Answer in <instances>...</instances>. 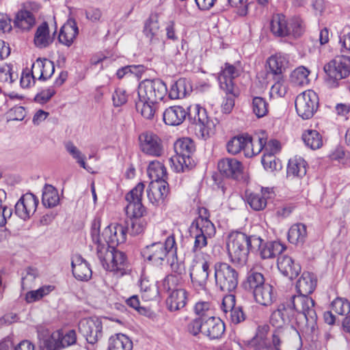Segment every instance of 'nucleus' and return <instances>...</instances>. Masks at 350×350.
<instances>
[{"instance_id": "nucleus-23", "label": "nucleus", "mask_w": 350, "mask_h": 350, "mask_svg": "<svg viewBox=\"0 0 350 350\" xmlns=\"http://www.w3.org/2000/svg\"><path fill=\"white\" fill-rule=\"evenodd\" d=\"M217 167L223 176L233 179L238 178L243 171L242 163L234 158H224L219 160Z\"/></svg>"}, {"instance_id": "nucleus-9", "label": "nucleus", "mask_w": 350, "mask_h": 350, "mask_svg": "<svg viewBox=\"0 0 350 350\" xmlns=\"http://www.w3.org/2000/svg\"><path fill=\"white\" fill-rule=\"evenodd\" d=\"M176 243L174 234L169 235L165 243L154 242L147 245L143 250V255L147 260L155 265H162L167 255H176Z\"/></svg>"}, {"instance_id": "nucleus-18", "label": "nucleus", "mask_w": 350, "mask_h": 350, "mask_svg": "<svg viewBox=\"0 0 350 350\" xmlns=\"http://www.w3.org/2000/svg\"><path fill=\"white\" fill-rule=\"evenodd\" d=\"M209 267L210 262L206 260L192 266L189 275L192 284L197 290L206 289L209 275Z\"/></svg>"}, {"instance_id": "nucleus-19", "label": "nucleus", "mask_w": 350, "mask_h": 350, "mask_svg": "<svg viewBox=\"0 0 350 350\" xmlns=\"http://www.w3.org/2000/svg\"><path fill=\"white\" fill-rule=\"evenodd\" d=\"M40 346L45 350H58L61 349V331L51 332L49 329L40 326L37 329Z\"/></svg>"}, {"instance_id": "nucleus-5", "label": "nucleus", "mask_w": 350, "mask_h": 350, "mask_svg": "<svg viewBox=\"0 0 350 350\" xmlns=\"http://www.w3.org/2000/svg\"><path fill=\"white\" fill-rule=\"evenodd\" d=\"M271 31L273 34L278 37L299 38L304 33L305 26L299 17H293L288 20L284 15L278 14L271 19Z\"/></svg>"}, {"instance_id": "nucleus-54", "label": "nucleus", "mask_w": 350, "mask_h": 350, "mask_svg": "<svg viewBox=\"0 0 350 350\" xmlns=\"http://www.w3.org/2000/svg\"><path fill=\"white\" fill-rule=\"evenodd\" d=\"M140 288L142 293V297L146 300H151L158 295V290L155 284H150L147 280H142L140 282Z\"/></svg>"}, {"instance_id": "nucleus-38", "label": "nucleus", "mask_w": 350, "mask_h": 350, "mask_svg": "<svg viewBox=\"0 0 350 350\" xmlns=\"http://www.w3.org/2000/svg\"><path fill=\"white\" fill-rule=\"evenodd\" d=\"M307 238L306 226L304 224H293L288 232V239L290 243L296 245H303Z\"/></svg>"}, {"instance_id": "nucleus-44", "label": "nucleus", "mask_w": 350, "mask_h": 350, "mask_svg": "<svg viewBox=\"0 0 350 350\" xmlns=\"http://www.w3.org/2000/svg\"><path fill=\"white\" fill-rule=\"evenodd\" d=\"M249 135H238L232 137L226 145L227 150L230 154H237L241 151L244 152L247 146H250Z\"/></svg>"}, {"instance_id": "nucleus-28", "label": "nucleus", "mask_w": 350, "mask_h": 350, "mask_svg": "<svg viewBox=\"0 0 350 350\" xmlns=\"http://www.w3.org/2000/svg\"><path fill=\"white\" fill-rule=\"evenodd\" d=\"M79 33V28L75 20L70 18L61 27L58 36L59 43L70 46Z\"/></svg>"}, {"instance_id": "nucleus-10", "label": "nucleus", "mask_w": 350, "mask_h": 350, "mask_svg": "<svg viewBox=\"0 0 350 350\" xmlns=\"http://www.w3.org/2000/svg\"><path fill=\"white\" fill-rule=\"evenodd\" d=\"M216 287L224 293L233 291L238 285L239 273L226 262H217L214 265Z\"/></svg>"}, {"instance_id": "nucleus-17", "label": "nucleus", "mask_w": 350, "mask_h": 350, "mask_svg": "<svg viewBox=\"0 0 350 350\" xmlns=\"http://www.w3.org/2000/svg\"><path fill=\"white\" fill-rule=\"evenodd\" d=\"M39 200L31 193H27L21 196L16 202L15 214L24 221L28 220L36 212Z\"/></svg>"}, {"instance_id": "nucleus-57", "label": "nucleus", "mask_w": 350, "mask_h": 350, "mask_svg": "<svg viewBox=\"0 0 350 350\" xmlns=\"http://www.w3.org/2000/svg\"><path fill=\"white\" fill-rule=\"evenodd\" d=\"M182 282V277L176 276L174 274H169L163 280V287L165 291L172 292L180 288L178 287Z\"/></svg>"}, {"instance_id": "nucleus-62", "label": "nucleus", "mask_w": 350, "mask_h": 350, "mask_svg": "<svg viewBox=\"0 0 350 350\" xmlns=\"http://www.w3.org/2000/svg\"><path fill=\"white\" fill-rule=\"evenodd\" d=\"M170 267L172 273L176 276L182 277L185 273V264L182 261H178L176 254L174 255L170 262Z\"/></svg>"}, {"instance_id": "nucleus-51", "label": "nucleus", "mask_w": 350, "mask_h": 350, "mask_svg": "<svg viewBox=\"0 0 350 350\" xmlns=\"http://www.w3.org/2000/svg\"><path fill=\"white\" fill-rule=\"evenodd\" d=\"M194 310L196 314L198 316V318L204 321L213 317L215 314L214 310L211 307V303L208 301H199L196 303Z\"/></svg>"}, {"instance_id": "nucleus-56", "label": "nucleus", "mask_w": 350, "mask_h": 350, "mask_svg": "<svg viewBox=\"0 0 350 350\" xmlns=\"http://www.w3.org/2000/svg\"><path fill=\"white\" fill-rule=\"evenodd\" d=\"M53 290L52 286H42L36 291H31L26 294L25 299L28 303H32L48 295Z\"/></svg>"}, {"instance_id": "nucleus-52", "label": "nucleus", "mask_w": 350, "mask_h": 350, "mask_svg": "<svg viewBox=\"0 0 350 350\" xmlns=\"http://www.w3.org/2000/svg\"><path fill=\"white\" fill-rule=\"evenodd\" d=\"M252 107L254 113L260 118L267 114L269 104L264 98L256 96L252 100Z\"/></svg>"}, {"instance_id": "nucleus-30", "label": "nucleus", "mask_w": 350, "mask_h": 350, "mask_svg": "<svg viewBox=\"0 0 350 350\" xmlns=\"http://www.w3.org/2000/svg\"><path fill=\"white\" fill-rule=\"evenodd\" d=\"M186 109L182 106L174 105L167 108L163 113L164 122L170 126L181 124L186 119Z\"/></svg>"}, {"instance_id": "nucleus-43", "label": "nucleus", "mask_w": 350, "mask_h": 350, "mask_svg": "<svg viewBox=\"0 0 350 350\" xmlns=\"http://www.w3.org/2000/svg\"><path fill=\"white\" fill-rule=\"evenodd\" d=\"M59 202L57 190L51 185L46 184L42 189V203L46 208H53Z\"/></svg>"}, {"instance_id": "nucleus-26", "label": "nucleus", "mask_w": 350, "mask_h": 350, "mask_svg": "<svg viewBox=\"0 0 350 350\" xmlns=\"http://www.w3.org/2000/svg\"><path fill=\"white\" fill-rule=\"evenodd\" d=\"M278 267L280 271L290 280L296 278L301 272L299 263L287 255H280L278 258Z\"/></svg>"}, {"instance_id": "nucleus-7", "label": "nucleus", "mask_w": 350, "mask_h": 350, "mask_svg": "<svg viewBox=\"0 0 350 350\" xmlns=\"http://www.w3.org/2000/svg\"><path fill=\"white\" fill-rule=\"evenodd\" d=\"M189 232L194 239L191 250L196 254L207 246L208 239L215 234V228L209 219L200 216L192 222Z\"/></svg>"}, {"instance_id": "nucleus-1", "label": "nucleus", "mask_w": 350, "mask_h": 350, "mask_svg": "<svg viewBox=\"0 0 350 350\" xmlns=\"http://www.w3.org/2000/svg\"><path fill=\"white\" fill-rule=\"evenodd\" d=\"M300 329L313 333L317 327V315L314 301L309 297L291 296L280 304L270 317L273 327H286L293 320Z\"/></svg>"}, {"instance_id": "nucleus-20", "label": "nucleus", "mask_w": 350, "mask_h": 350, "mask_svg": "<svg viewBox=\"0 0 350 350\" xmlns=\"http://www.w3.org/2000/svg\"><path fill=\"white\" fill-rule=\"evenodd\" d=\"M126 227L120 224H114L107 226L103 233L100 234V239H104L108 245L111 244L118 245L126 241Z\"/></svg>"}, {"instance_id": "nucleus-42", "label": "nucleus", "mask_w": 350, "mask_h": 350, "mask_svg": "<svg viewBox=\"0 0 350 350\" xmlns=\"http://www.w3.org/2000/svg\"><path fill=\"white\" fill-rule=\"evenodd\" d=\"M306 174V162L299 157H295L288 161L287 166V176L293 177H302Z\"/></svg>"}, {"instance_id": "nucleus-13", "label": "nucleus", "mask_w": 350, "mask_h": 350, "mask_svg": "<svg viewBox=\"0 0 350 350\" xmlns=\"http://www.w3.org/2000/svg\"><path fill=\"white\" fill-rule=\"evenodd\" d=\"M295 104L298 116L304 120H308L318 108L319 97L313 90H306L296 97Z\"/></svg>"}, {"instance_id": "nucleus-11", "label": "nucleus", "mask_w": 350, "mask_h": 350, "mask_svg": "<svg viewBox=\"0 0 350 350\" xmlns=\"http://www.w3.org/2000/svg\"><path fill=\"white\" fill-rule=\"evenodd\" d=\"M324 71L327 78L326 83L330 88L338 86V81L347 78L350 75V57H337L324 66Z\"/></svg>"}, {"instance_id": "nucleus-53", "label": "nucleus", "mask_w": 350, "mask_h": 350, "mask_svg": "<svg viewBox=\"0 0 350 350\" xmlns=\"http://www.w3.org/2000/svg\"><path fill=\"white\" fill-rule=\"evenodd\" d=\"M261 161L264 168L268 172H273L282 168L281 163L276 159L275 154L263 153Z\"/></svg>"}, {"instance_id": "nucleus-29", "label": "nucleus", "mask_w": 350, "mask_h": 350, "mask_svg": "<svg viewBox=\"0 0 350 350\" xmlns=\"http://www.w3.org/2000/svg\"><path fill=\"white\" fill-rule=\"evenodd\" d=\"M252 293L255 301L265 306H271L277 296L274 287L269 283L257 288Z\"/></svg>"}, {"instance_id": "nucleus-61", "label": "nucleus", "mask_w": 350, "mask_h": 350, "mask_svg": "<svg viewBox=\"0 0 350 350\" xmlns=\"http://www.w3.org/2000/svg\"><path fill=\"white\" fill-rule=\"evenodd\" d=\"M128 95L126 91L122 88L116 89L112 96L113 105L115 107H120L124 105L127 102Z\"/></svg>"}, {"instance_id": "nucleus-32", "label": "nucleus", "mask_w": 350, "mask_h": 350, "mask_svg": "<svg viewBox=\"0 0 350 350\" xmlns=\"http://www.w3.org/2000/svg\"><path fill=\"white\" fill-rule=\"evenodd\" d=\"M316 285L317 280L313 273L304 272L297 282L296 288L299 293L297 296L308 297L314 291Z\"/></svg>"}, {"instance_id": "nucleus-15", "label": "nucleus", "mask_w": 350, "mask_h": 350, "mask_svg": "<svg viewBox=\"0 0 350 350\" xmlns=\"http://www.w3.org/2000/svg\"><path fill=\"white\" fill-rule=\"evenodd\" d=\"M144 188L145 185L143 183H139L125 196V200L127 202L126 215H144L146 210L142 203V199Z\"/></svg>"}, {"instance_id": "nucleus-25", "label": "nucleus", "mask_w": 350, "mask_h": 350, "mask_svg": "<svg viewBox=\"0 0 350 350\" xmlns=\"http://www.w3.org/2000/svg\"><path fill=\"white\" fill-rule=\"evenodd\" d=\"M260 243L259 247H256L259 255L262 259H271L275 258L282 254L286 250V247L279 241H264L258 237Z\"/></svg>"}, {"instance_id": "nucleus-60", "label": "nucleus", "mask_w": 350, "mask_h": 350, "mask_svg": "<svg viewBox=\"0 0 350 350\" xmlns=\"http://www.w3.org/2000/svg\"><path fill=\"white\" fill-rule=\"evenodd\" d=\"M76 340L77 335L74 329H70L65 334L61 331V338H59L61 349L75 344Z\"/></svg>"}, {"instance_id": "nucleus-12", "label": "nucleus", "mask_w": 350, "mask_h": 350, "mask_svg": "<svg viewBox=\"0 0 350 350\" xmlns=\"http://www.w3.org/2000/svg\"><path fill=\"white\" fill-rule=\"evenodd\" d=\"M243 68L239 62L235 64L226 63L224 68L221 70L218 81L220 88L224 92L239 95V88L234 83V79L241 75Z\"/></svg>"}, {"instance_id": "nucleus-55", "label": "nucleus", "mask_w": 350, "mask_h": 350, "mask_svg": "<svg viewBox=\"0 0 350 350\" xmlns=\"http://www.w3.org/2000/svg\"><path fill=\"white\" fill-rule=\"evenodd\" d=\"M333 311L336 313L345 315L350 312V302L343 298L337 297L331 304Z\"/></svg>"}, {"instance_id": "nucleus-16", "label": "nucleus", "mask_w": 350, "mask_h": 350, "mask_svg": "<svg viewBox=\"0 0 350 350\" xmlns=\"http://www.w3.org/2000/svg\"><path fill=\"white\" fill-rule=\"evenodd\" d=\"M141 150L148 155L161 157L163 152L162 142L158 135L152 132H145L139 136Z\"/></svg>"}, {"instance_id": "nucleus-48", "label": "nucleus", "mask_w": 350, "mask_h": 350, "mask_svg": "<svg viewBox=\"0 0 350 350\" xmlns=\"http://www.w3.org/2000/svg\"><path fill=\"white\" fill-rule=\"evenodd\" d=\"M310 71L304 66L295 69L291 75V81L296 86H304L309 83Z\"/></svg>"}, {"instance_id": "nucleus-14", "label": "nucleus", "mask_w": 350, "mask_h": 350, "mask_svg": "<svg viewBox=\"0 0 350 350\" xmlns=\"http://www.w3.org/2000/svg\"><path fill=\"white\" fill-rule=\"evenodd\" d=\"M79 331L89 344L94 345L103 336L102 321L97 317L83 319L79 321Z\"/></svg>"}, {"instance_id": "nucleus-39", "label": "nucleus", "mask_w": 350, "mask_h": 350, "mask_svg": "<svg viewBox=\"0 0 350 350\" xmlns=\"http://www.w3.org/2000/svg\"><path fill=\"white\" fill-rule=\"evenodd\" d=\"M143 33L150 42L159 40V17L157 14H151L146 21Z\"/></svg>"}, {"instance_id": "nucleus-36", "label": "nucleus", "mask_w": 350, "mask_h": 350, "mask_svg": "<svg viewBox=\"0 0 350 350\" xmlns=\"http://www.w3.org/2000/svg\"><path fill=\"white\" fill-rule=\"evenodd\" d=\"M133 347L131 338L121 333L111 336L108 340L107 350H132Z\"/></svg>"}, {"instance_id": "nucleus-31", "label": "nucleus", "mask_w": 350, "mask_h": 350, "mask_svg": "<svg viewBox=\"0 0 350 350\" xmlns=\"http://www.w3.org/2000/svg\"><path fill=\"white\" fill-rule=\"evenodd\" d=\"M14 24L16 27L23 31H29L35 25L36 18L30 11L26 10V4L16 14Z\"/></svg>"}, {"instance_id": "nucleus-3", "label": "nucleus", "mask_w": 350, "mask_h": 350, "mask_svg": "<svg viewBox=\"0 0 350 350\" xmlns=\"http://www.w3.org/2000/svg\"><path fill=\"white\" fill-rule=\"evenodd\" d=\"M167 92L165 83L159 79L142 81L138 85V100L135 102L137 111L144 118L153 119L159 101L164 98Z\"/></svg>"}, {"instance_id": "nucleus-34", "label": "nucleus", "mask_w": 350, "mask_h": 350, "mask_svg": "<svg viewBox=\"0 0 350 350\" xmlns=\"http://www.w3.org/2000/svg\"><path fill=\"white\" fill-rule=\"evenodd\" d=\"M34 72L38 76L39 80L45 81L51 77L55 72L53 62L47 59L38 58L32 65Z\"/></svg>"}, {"instance_id": "nucleus-64", "label": "nucleus", "mask_w": 350, "mask_h": 350, "mask_svg": "<svg viewBox=\"0 0 350 350\" xmlns=\"http://www.w3.org/2000/svg\"><path fill=\"white\" fill-rule=\"evenodd\" d=\"M228 316L231 322L234 324H238L245 319V315L240 306H234Z\"/></svg>"}, {"instance_id": "nucleus-24", "label": "nucleus", "mask_w": 350, "mask_h": 350, "mask_svg": "<svg viewBox=\"0 0 350 350\" xmlns=\"http://www.w3.org/2000/svg\"><path fill=\"white\" fill-rule=\"evenodd\" d=\"M224 332L225 325L220 319L213 316L204 321L202 334L210 340H217L221 338Z\"/></svg>"}, {"instance_id": "nucleus-46", "label": "nucleus", "mask_w": 350, "mask_h": 350, "mask_svg": "<svg viewBox=\"0 0 350 350\" xmlns=\"http://www.w3.org/2000/svg\"><path fill=\"white\" fill-rule=\"evenodd\" d=\"M302 139L308 147L312 150L320 148L323 146L321 134L315 130H307L302 134Z\"/></svg>"}, {"instance_id": "nucleus-40", "label": "nucleus", "mask_w": 350, "mask_h": 350, "mask_svg": "<svg viewBox=\"0 0 350 350\" xmlns=\"http://www.w3.org/2000/svg\"><path fill=\"white\" fill-rule=\"evenodd\" d=\"M269 193V188H262L260 193H252L247 196V203L254 211L263 210L267 206V195Z\"/></svg>"}, {"instance_id": "nucleus-45", "label": "nucleus", "mask_w": 350, "mask_h": 350, "mask_svg": "<svg viewBox=\"0 0 350 350\" xmlns=\"http://www.w3.org/2000/svg\"><path fill=\"white\" fill-rule=\"evenodd\" d=\"M147 173L151 181L166 180V168L159 161L150 162L147 169Z\"/></svg>"}, {"instance_id": "nucleus-49", "label": "nucleus", "mask_w": 350, "mask_h": 350, "mask_svg": "<svg viewBox=\"0 0 350 350\" xmlns=\"http://www.w3.org/2000/svg\"><path fill=\"white\" fill-rule=\"evenodd\" d=\"M273 327L271 334L272 348L274 350H281V345L285 340L288 328L287 327Z\"/></svg>"}, {"instance_id": "nucleus-41", "label": "nucleus", "mask_w": 350, "mask_h": 350, "mask_svg": "<svg viewBox=\"0 0 350 350\" xmlns=\"http://www.w3.org/2000/svg\"><path fill=\"white\" fill-rule=\"evenodd\" d=\"M129 219L125 221L127 232L133 236L142 233L146 226V221L143 215H127Z\"/></svg>"}, {"instance_id": "nucleus-47", "label": "nucleus", "mask_w": 350, "mask_h": 350, "mask_svg": "<svg viewBox=\"0 0 350 350\" xmlns=\"http://www.w3.org/2000/svg\"><path fill=\"white\" fill-rule=\"evenodd\" d=\"M250 146H247L246 149H244V155L246 157L250 158L254 155L259 154L263 150L265 152V134L262 133V136H258L257 142L254 144L253 139L250 136Z\"/></svg>"}, {"instance_id": "nucleus-63", "label": "nucleus", "mask_w": 350, "mask_h": 350, "mask_svg": "<svg viewBox=\"0 0 350 350\" xmlns=\"http://www.w3.org/2000/svg\"><path fill=\"white\" fill-rule=\"evenodd\" d=\"M36 72H34L31 68V71L25 70L22 72L20 83L21 85L23 88H29L31 85V81L35 83V79L36 76Z\"/></svg>"}, {"instance_id": "nucleus-6", "label": "nucleus", "mask_w": 350, "mask_h": 350, "mask_svg": "<svg viewBox=\"0 0 350 350\" xmlns=\"http://www.w3.org/2000/svg\"><path fill=\"white\" fill-rule=\"evenodd\" d=\"M174 149L176 154L171 157L170 161L176 172H184L194 166L192 154L195 151V145L191 139L183 138L176 140Z\"/></svg>"}, {"instance_id": "nucleus-58", "label": "nucleus", "mask_w": 350, "mask_h": 350, "mask_svg": "<svg viewBox=\"0 0 350 350\" xmlns=\"http://www.w3.org/2000/svg\"><path fill=\"white\" fill-rule=\"evenodd\" d=\"M66 149L68 153L77 161V163H79L81 167L88 170L84 161L85 156L82 154L81 152L73 144V143L70 142L66 143Z\"/></svg>"}, {"instance_id": "nucleus-37", "label": "nucleus", "mask_w": 350, "mask_h": 350, "mask_svg": "<svg viewBox=\"0 0 350 350\" xmlns=\"http://www.w3.org/2000/svg\"><path fill=\"white\" fill-rule=\"evenodd\" d=\"M265 283L262 273L254 269H251L247 273L245 280L243 282V287L245 290L252 293Z\"/></svg>"}, {"instance_id": "nucleus-22", "label": "nucleus", "mask_w": 350, "mask_h": 350, "mask_svg": "<svg viewBox=\"0 0 350 350\" xmlns=\"http://www.w3.org/2000/svg\"><path fill=\"white\" fill-rule=\"evenodd\" d=\"M146 191L149 201L153 205H158L168 195L169 185L166 180L151 181Z\"/></svg>"}, {"instance_id": "nucleus-4", "label": "nucleus", "mask_w": 350, "mask_h": 350, "mask_svg": "<svg viewBox=\"0 0 350 350\" xmlns=\"http://www.w3.org/2000/svg\"><path fill=\"white\" fill-rule=\"evenodd\" d=\"M260 243L258 237L248 236L241 232H232L227 242L228 254L230 261L235 265L246 264L250 252H256Z\"/></svg>"}, {"instance_id": "nucleus-33", "label": "nucleus", "mask_w": 350, "mask_h": 350, "mask_svg": "<svg viewBox=\"0 0 350 350\" xmlns=\"http://www.w3.org/2000/svg\"><path fill=\"white\" fill-rule=\"evenodd\" d=\"M187 301V292L180 288L172 291L166 300L168 309L173 312L184 308Z\"/></svg>"}, {"instance_id": "nucleus-27", "label": "nucleus", "mask_w": 350, "mask_h": 350, "mask_svg": "<svg viewBox=\"0 0 350 350\" xmlns=\"http://www.w3.org/2000/svg\"><path fill=\"white\" fill-rule=\"evenodd\" d=\"M75 278L81 281H88L92 278V271L88 262L80 255H75L71 262Z\"/></svg>"}, {"instance_id": "nucleus-59", "label": "nucleus", "mask_w": 350, "mask_h": 350, "mask_svg": "<svg viewBox=\"0 0 350 350\" xmlns=\"http://www.w3.org/2000/svg\"><path fill=\"white\" fill-rule=\"evenodd\" d=\"M269 329V326L267 324L259 325L256 329V335L248 343L268 342L267 336Z\"/></svg>"}, {"instance_id": "nucleus-2", "label": "nucleus", "mask_w": 350, "mask_h": 350, "mask_svg": "<svg viewBox=\"0 0 350 350\" xmlns=\"http://www.w3.org/2000/svg\"><path fill=\"white\" fill-rule=\"evenodd\" d=\"M101 219L95 217L92 221L90 236L96 247V256L103 267L109 271L124 273L127 266V258L123 252L116 250L113 245H108L104 239H100V228Z\"/></svg>"}, {"instance_id": "nucleus-35", "label": "nucleus", "mask_w": 350, "mask_h": 350, "mask_svg": "<svg viewBox=\"0 0 350 350\" xmlns=\"http://www.w3.org/2000/svg\"><path fill=\"white\" fill-rule=\"evenodd\" d=\"M53 41L51 36L49 25L46 22L42 23L38 27L34 35L35 45L40 49L49 46Z\"/></svg>"}, {"instance_id": "nucleus-8", "label": "nucleus", "mask_w": 350, "mask_h": 350, "mask_svg": "<svg viewBox=\"0 0 350 350\" xmlns=\"http://www.w3.org/2000/svg\"><path fill=\"white\" fill-rule=\"evenodd\" d=\"M186 113L189 122L195 124L198 137L206 139L214 133L215 123L208 118L204 108L197 104L192 105L187 107Z\"/></svg>"}, {"instance_id": "nucleus-50", "label": "nucleus", "mask_w": 350, "mask_h": 350, "mask_svg": "<svg viewBox=\"0 0 350 350\" xmlns=\"http://www.w3.org/2000/svg\"><path fill=\"white\" fill-rule=\"evenodd\" d=\"M187 94V82L185 79H180L171 85L169 97L171 99L183 98Z\"/></svg>"}, {"instance_id": "nucleus-21", "label": "nucleus", "mask_w": 350, "mask_h": 350, "mask_svg": "<svg viewBox=\"0 0 350 350\" xmlns=\"http://www.w3.org/2000/svg\"><path fill=\"white\" fill-rule=\"evenodd\" d=\"M269 71L273 75L274 80H282L283 73L290 66L288 57L286 54L276 53L267 60Z\"/></svg>"}]
</instances>
